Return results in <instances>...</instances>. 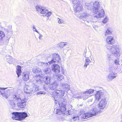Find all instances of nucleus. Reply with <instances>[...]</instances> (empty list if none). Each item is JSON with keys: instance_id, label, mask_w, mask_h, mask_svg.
Returning <instances> with one entry per match:
<instances>
[{"instance_id": "24", "label": "nucleus", "mask_w": 122, "mask_h": 122, "mask_svg": "<svg viewBox=\"0 0 122 122\" xmlns=\"http://www.w3.org/2000/svg\"><path fill=\"white\" fill-rule=\"evenodd\" d=\"M106 41L107 43L109 44H113L115 42L113 37L111 36H108L106 38Z\"/></svg>"}, {"instance_id": "31", "label": "nucleus", "mask_w": 122, "mask_h": 122, "mask_svg": "<svg viewBox=\"0 0 122 122\" xmlns=\"http://www.w3.org/2000/svg\"><path fill=\"white\" fill-rule=\"evenodd\" d=\"M112 31L109 28L107 29L106 30L105 33V35L106 36L108 35H110L112 34Z\"/></svg>"}, {"instance_id": "15", "label": "nucleus", "mask_w": 122, "mask_h": 122, "mask_svg": "<svg viewBox=\"0 0 122 122\" xmlns=\"http://www.w3.org/2000/svg\"><path fill=\"white\" fill-rule=\"evenodd\" d=\"M107 102L105 98L102 99L100 102L98 107L100 109L103 110L107 105Z\"/></svg>"}, {"instance_id": "48", "label": "nucleus", "mask_w": 122, "mask_h": 122, "mask_svg": "<svg viewBox=\"0 0 122 122\" xmlns=\"http://www.w3.org/2000/svg\"><path fill=\"white\" fill-rule=\"evenodd\" d=\"M7 88H7H1L0 87V90H5V89H6Z\"/></svg>"}, {"instance_id": "23", "label": "nucleus", "mask_w": 122, "mask_h": 122, "mask_svg": "<svg viewBox=\"0 0 122 122\" xmlns=\"http://www.w3.org/2000/svg\"><path fill=\"white\" fill-rule=\"evenodd\" d=\"M43 78L42 76L40 75L36 76V79L35 80V82H36V84L39 85L41 84L42 83Z\"/></svg>"}, {"instance_id": "20", "label": "nucleus", "mask_w": 122, "mask_h": 122, "mask_svg": "<svg viewBox=\"0 0 122 122\" xmlns=\"http://www.w3.org/2000/svg\"><path fill=\"white\" fill-rule=\"evenodd\" d=\"M52 69L56 73L58 74L60 72V67L57 64H53L52 66Z\"/></svg>"}, {"instance_id": "54", "label": "nucleus", "mask_w": 122, "mask_h": 122, "mask_svg": "<svg viewBox=\"0 0 122 122\" xmlns=\"http://www.w3.org/2000/svg\"><path fill=\"white\" fill-rule=\"evenodd\" d=\"M121 122H122V114H121Z\"/></svg>"}, {"instance_id": "2", "label": "nucleus", "mask_w": 122, "mask_h": 122, "mask_svg": "<svg viewBox=\"0 0 122 122\" xmlns=\"http://www.w3.org/2000/svg\"><path fill=\"white\" fill-rule=\"evenodd\" d=\"M94 104L90 105V107H92V108L91 109L92 110L90 112L85 113L83 111H81L79 113L78 115H79V116H74L71 120H73L74 121H77L79 119V118L81 119H87L97 114L100 111L97 110L96 107H94Z\"/></svg>"}, {"instance_id": "3", "label": "nucleus", "mask_w": 122, "mask_h": 122, "mask_svg": "<svg viewBox=\"0 0 122 122\" xmlns=\"http://www.w3.org/2000/svg\"><path fill=\"white\" fill-rule=\"evenodd\" d=\"M106 47L111 52L112 55L116 57H117V59L115 60L114 61V63H113L115 66H119L120 64L119 63V59L118 57H119L121 54L120 51V48L119 46L117 45H114L111 46H106Z\"/></svg>"}, {"instance_id": "55", "label": "nucleus", "mask_w": 122, "mask_h": 122, "mask_svg": "<svg viewBox=\"0 0 122 122\" xmlns=\"http://www.w3.org/2000/svg\"><path fill=\"white\" fill-rule=\"evenodd\" d=\"M80 106H82V105H80Z\"/></svg>"}, {"instance_id": "40", "label": "nucleus", "mask_w": 122, "mask_h": 122, "mask_svg": "<svg viewBox=\"0 0 122 122\" xmlns=\"http://www.w3.org/2000/svg\"><path fill=\"white\" fill-rule=\"evenodd\" d=\"M11 56L9 55H7L6 56L5 58L7 59L6 61H7L9 62Z\"/></svg>"}, {"instance_id": "22", "label": "nucleus", "mask_w": 122, "mask_h": 122, "mask_svg": "<svg viewBox=\"0 0 122 122\" xmlns=\"http://www.w3.org/2000/svg\"><path fill=\"white\" fill-rule=\"evenodd\" d=\"M94 91V90L93 89L87 90L86 91L84 92H83V95L84 96H85V98H87L88 97H89V95L88 94L92 93Z\"/></svg>"}, {"instance_id": "4", "label": "nucleus", "mask_w": 122, "mask_h": 122, "mask_svg": "<svg viewBox=\"0 0 122 122\" xmlns=\"http://www.w3.org/2000/svg\"><path fill=\"white\" fill-rule=\"evenodd\" d=\"M34 81L30 82V86L27 85L25 87V92L27 94L30 93L32 92H34L39 91V86L35 85Z\"/></svg>"}, {"instance_id": "11", "label": "nucleus", "mask_w": 122, "mask_h": 122, "mask_svg": "<svg viewBox=\"0 0 122 122\" xmlns=\"http://www.w3.org/2000/svg\"><path fill=\"white\" fill-rule=\"evenodd\" d=\"M18 95L15 94L12 95L11 96V100L8 101V103L11 107H15V103L17 102Z\"/></svg>"}, {"instance_id": "53", "label": "nucleus", "mask_w": 122, "mask_h": 122, "mask_svg": "<svg viewBox=\"0 0 122 122\" xmlns=\"http://www.w3.org/2000/svg\"><path fill=\"white\" fill-rule=\"evenodd\" d=\"M5 30H6V32L7 33H9V30H7V29H6V30H5Z\"/></svg>"}, {"instance_id": "7", "label": "nucleus", "mask_w": 122, "mask_h": 122, "mask_svg": "<svg viewBox=\"0 0 122 122\" xmlns=\"http://www.w3.org/2000/svg\"><path fill=\"white\" fill-rule=\"evenodd\" d=\"M81 18L84 20L85 24L89 26L93 22L92 20V16L87 13L84 12L81 15Z\"/></svg>"}, {"instance_id": "19", "label": "nucleus", "mask_w": 122, "mask_h": 122, "mask_svg": "<svg viewBox=\"0 0 122 122\" xmlns=\"http://www.w3.org/2000/svg\"><path fill=\"white\" fill-rule=\"evenodd\" d=\"M117 74L116 73L112 72L110 73L107 76L108 81H111L113 79L116 78Z\"/></svg>"}, {"instance_id": "30", "label": "nucleus", "mask_w": 122, "mask_h": 122, "mask_svg": "<svg viewBox=\"0 0 122 122\" xmlns=\"http://www.w3.org/2000/svg\"><path fill=\"white\" fill-rule=\"evenodd\" d=\"M23 79L25 81H26L29 79V76L28 73H24L23 75Z\"/></svg>"}, {"instance_id": "36", "label": "nucleus", "mask_w": 122, "mask_h": 122, "mask_svg": "<svg viewBox=\"0 0 122 122\" xmlns=\"http://www.w3.org/2000/svg\"><path fill=\"white\" fill-rule=\"evenodd\" d=\"M73 4H76V3H80L81 0H72Z\"/></svg>"}, {"instance_id": "47", "label": "nucleus", "mask_w": 122, "mask_h": 122, "mask_svg": "<svg viewBox=\"0 0 122 122\" xmlns=\"http://www.w3.org/2000/svg\"><path fill=\"white\" fill-rule=\"evenodd\" d=\"M43 64V62H40L38 63V65L39 66H42V64Z\"/></svg>"}, {"instance_id": "8", "label": "nucleus", "mask_w": 122, "mask_h": 122, "mask_svg": "<svg viewBox=\"0 0 122 122\" xmlns=\"http://www.w3.org/2000/svg\"><path fill=\"white\" fill-rule=\"evenodd\" d=\"M64 91L62 90H56L53 92L52 96L54 98L56 104L58 103L59 99V97H61L64 96Z\"/></svg>"}, {"instance_id": "29", "label": "nucleus", "mask_w": 122, "mask_h": 122, "mask_svg": "<svg viewBox=\"0 0 122 122\" xmlns=\"http://www.w3.org/2000/svg\"><path fill=\"white\" fill-rule=\"evenodd\" d=\"M41 71V69L37 67H34L32 70V71L33 73L36 74H39Z\"/></svg>"}, {"instance_id": "18", "label": "nucleus", "mask_w": 122, "mask_h": 122, "mask_svg": "<svg viewBox=\"0 0 122 122\" xmlns=\"http://www.w3.org/2000/svg\"><path fill=\"white\" fill-rule=\"evenodd\" d=\"M73 5L74 10L76 12H79L82 9V5L80 3H76L74 4Z\"/></svg>"}, {"instance_id": "25", "label": "nucleus", "mask_w": 122, "mask_h": 122, "mask_svg": "<svg viewBox=\"0 0 122 122\" xmlns=\"http://www.w3.org/2000/svg\"><path fill=\"white\" fill-rule=\"evenodd\" d=\"M51 76L48 75L47 76H45L43 78V80L44 83L48 85L51 82Z\"/></svg>"}, {"instance_id": "41", "label": "nucleus", "mask_w": 122, "mask_h": 122, "mask_svg": "<svg viewBox=\"0 0 122 122\" xmlns=\"http://www.w3.org/2000/svg\"><path fill=\"white\" fill-rule=\"evenodd\" d=\"M33 31L36 32L38 33H39V32L37 30L35 26L34 25H33Z\"/></svg>"}, {"instance_id": "14", "label": "nucleus", "mask_w": 122, "mask_h": 122, "mask_svg": "<svg viewBox=\"0 0 122 122\" xmlns=\"http://www.w3.org/2000/svg\"><path fill=\"white\" fill-rule=\"evenodd\" d=\"M55 79L56 80L55 81H57L58 82H60V85L61 83H64L66 82L65 80V78H64V76L62 75L61 74L56 75L54 77Z\"/></svg>"}, {"instance_id": "51", "label": "nucleus", "mask_w": 122, "mask_h": 122, "mask_svg": "<svg viewBox=\"0 0 122 122\" xmlns=\"http://www.w3.org/2000/svg\"><path fill=\"white\" fill-rule=\"evenodd\" d=\"M109 60H111V59L112 60V56H111L110 55H109Z\"/></svg>"}, {"instance_id": "45", "label": "nucleus", "mask_w": 122, "mask_h": 122, "mask_svg": "<svg viewBox=\"0 0 122 122\" xmlns=\"http://www.w3.org/2000/svg\"><path fill=\"white\" fill-rule=\"evenodd\" d=\"M107 19L106 18H105L104 19V20L102 21V22L104 23H105L107 22Z\"/></svg>"}, {"instance_id": "27", "label": "nucleus", "mask_w": 122, "mask_h": 122, "mask_svg": "<svg viewBox=\"0 0 122 122\" xmlns=\"http://www.w3.org/2000/svg\"><path fill=\"white\" fill-rule=\"evenodd\" d=\"M117 67V66H115L114 64H112L109 66L108 70L110 73L114 72L115 69H116Z\"/></svg>"}, {"instance_id": "32", "label": "nucleus", "mask_w": 122, "mask_h": 122, "mask_svg": "<svg viewBox=\"0 0 122 122\" xmlns=\"http://www.w3.org/2000/svg\"><path fill=\"white\" fill-rule=\"evenodd\" d=\"M73 97L75 98H81L82 97V96H81V93H79L73 95Z\"/></svg>"}, {"instance_id": "28", "label": "nucleus", "mask_w": 122, "mask_h": 122, "mask_svg": "<svg viewBox=\"0 0 122 122\" xmlns=\"http://www.w3.org/2000/svg\"><path fill=\"white\" fill-rule=\"evenodd\" d=\"M16 74L17 75V77H19L21 72V67L19 65H18L16 68Z\"/></svg>"}, {"instance_id": "16", "label": "nucleus", "mask_w": 122, "mask_h": 122, "mask_svg": "<svg viewBox=\"0 0 122 122\" xmlns=\"http://www.w3.org/2000/svg\"><path fill=\"white\" fill-rule=\"evenodd\" d=\"M60 82H58L57 81H55L52 84H50L49 86V88L51 90H55L57 88L59 85L60 86Z\"/></svg>"}, {"instance_id": "17", "label": "nucleus", "mask_w": 122, "mask_h": 122, "mask_svg": "<svg viewBox=\"0 0 122 122\" xmlns=\"http://www.w3.org/2000/svg\"><path fill=\"white\" fill-rule=\"evenodd\" d=\"M65 97H64V98ZM59 100H58V104L60 107H65L66 108V104L67 100L64 97L61 98L60 99V101L59 102Z\"/></svg>"}, {"instance_id": "42", "label": "nucleus", "mask_w": 122, "mask_h": 122, "mask_svg": "<svg viewBox=\"0 0 122 122\" xmlns=\"http://www.w3.org/2000/svg\"><path fill=\"white\" fill-rule=\"evenodd\" d=\"M10 60H9V62H8L10 63H12L13 62V59L11 56L10 57Z\"/></svg>"}, {"instance_id": "33", "label": "nucleus", "mask_w": 122, "mask_h": 122, "mask_svg": "<svg viewBox=\"0 0 122 122\" xmlns=\"http://www.w3.org/2000/svg\"><path fill=\"white\" fill-rule=\"evenodd\" d=\"M66 43V42H62L59 44V46L61 48H63L67 45Z\"/></svg>"}, {"instance_id": "35", "label": "nucleus", "mask_w": 122, "mask_h": 122, "mask_svg": "<svg viewBox=\"0 0 122 122\" xmlns=\"http://www.w3.org/2000/svg\"><path fill=\"white\" fill-rule=\"evenodd\" d=\"M65 113L64 114V115H65L66 114V115H71V110H69L67 111V112H65Z\"/></svg>"}, {"instance_id": "49", "label": "nucleus", "mask_w": 122, "mask_h": 122, "mask_svg": "<svg viewBox=\"0 0 122 122\" xmlns=\"http://www.w3.org/2000/svg\"><path fill=\"white\" fill-rule=\"evenodd\" d=\"M38 34H39L40 35L39 36V38L40 39H41V37H42V36L41 34L39 33Z\"/></svg>"}, {"instance_id": "26", "label": "nucleus", "mask_w": 122, "mask_h": 122, "mask_svg": "<svg viewBox=\"0 0 122 122\" xmlns=\"http://www.w3.org/2000/svg\"><path fill=\"white\" fill-rule=\"evenodd\" d=\"M43 71L44 74L49 76L51 73V69L49 67L45 68L44 70H43Z\"/></svg>"}, {"instance_id": "56", "label": "nucleus", "mask_w": 122, "mask_h": 122, "mask_svg": "<svg viewBox=\"0 0 122 122\" xmlns=\"http://www.w3.org/2000/svg\"><path fill=\"white\" fill-rule=\"evenodd\" d=\"M94 26H95V25L94 26H93V28H94Z\"/></svg>"}, {"instance_id": "21", "label": "nucleus", "mask_w": 122, "mask_h": 122, "mask_svg": "<svg viewBox=\"0 0 122 122\" xmlns=\"http://www.w3.org/2000/svg\"><path fill=\"white\" fill-rule=\"evenodd\" d=\"M65 82L61 83L60 86H61L64 90L67 93L69 90H70V86L69 85Z\"/></svg>"}, {"instance_id": "38", "label": "nucleus", "mask_w": 122, "mask_h": 122, "mask_svg": "<svg viewBox=\"0 0 122 122\" xmlns=\"http://www.w3.org/2000/svg\"><path fill=\"white\" fill-rule=\"evenodd\" d=\"M91 62V61L88 57H86L85 58V62L89 64Z\"/></svg>"}, {"instance_id": "52", "label": "nucleus", "mask_w": 122, "mask_h": 122, "mask_svg": "<svg viewBox=\"0 0 122 122\" xmlns=\"http://www.w3.org/2000/svg\"><path fill=\"white\" fill-rule=\"evenodd\" d=\"M46 85H44V88L45 89H47V87H46Z\"/></svg>"}, {"instance_id": "9", "label": "nucleus", "mask_w": 122, "mask_h": 122, "mask_svg": "<svg viewBox=\"0 0 122 122\" xmlns=\"http://www.w3.org/2000/svg\"><path fill=\"white\" fill-rule=\"evenodd\" d=\"M16 105L19 108H25L26 106V101L25 98L21 99L19 95H18Z\"/></svg>"}, {"instance_id": "43", "label": "nucleus", "mask_w": 122, "mask_h": 122, "mask_svg": "<svg viewBox=\"0 0 122 122\" xmlns=\"http://www.w3.org/2000/svg\"><path fill=\"white\" fill-rule=\"evenodd\" d=\"M2 96L6 99H7L8 97V96L7 95H6L5 93V92L3 93L2 95Z\"/></svg>"}, {"instance_id": "1", "label": "nucleus", "mask_w": 122, "mask_h": 122, "mask_svg": "<svg viewBox=\"0 0 122 122\" xmlns=\"http://www.w3.org/2000/svg\"><path fill=\"white\" fill-rule=\"evenodd\" d=\"M85 4L88 10H93V12L95 13L93 15L94 17L99 18L104 16V11L102 8H100V4L98 2L95 1L94 3L91 2L90 3H86Z\"/></svg>"}, {"instance_id": "44", "label": "nucleus", "mask_w": 122, "mask_h": 122, "mask_svg": "<svg viewBox=\"0 0 122 122\" xmlns=\"http://www.w3.org/2000/svg\"><path fill=\"white\" fill-rule=\"evenodd\" d=\"M46 94V93L45 92H44L43 91H41L37 93V95H39L40 94Z\"/></svg>"}, {"instance_id": "50", "label": "nucleus", "mask_w": 122, "mask_h": 122, "mask_svg": "<svg viewBox=\"0 0 122 122\" xmlns=\"http://www.w3.org/2000/svg\"><path fill=\"white\" fill-rule=\"evenodd\" d=\"M0 90H0V94L1 95H2V94H3L4 92L3 91H1Z\"/></svg>"}, {"instance_id": "39", "label": "nucleus", "mask_w": 122, "mask_h": 122, "mask_svg": "<svg viewBox=\"0 0 122 122\" xmlns=\"http://www.w3.org/2000/svg\"><path fill=\"white\" fill-rule=\"evenodd\" d=\"M57 20L58 21V22L59 23L62 24L64 22V21L60 19L59 18H58Z\"/></svg>"}, {"instance_id": "12", "label": "nucleus", "mask_w": 122, "mask_h": 122, "mask_svg": "<svg viewBox=\"0 0 122 122\" xmlns=\"http://www.w3.org/2000/svg\"><path fill=\"white\" fill-rule=\"evenodd\" d=\"M97 88H99L101 89L99 91H97L95 95V100L98 101L100 99L103 97L104 92L102 90L103 88L102 87H97Z\"/></svg>"}, {"instance_id": "10", "label": "nucleus", "mask_w": 122, "mask_h": 122, "mask_svg": "<svg viewBox=\"0 0 122 122\" xmlns=\"http://www.w3.org/2000/svg\"><path fill=\"white\" fill-rule=\"evenodd\" d=\"M36 9L40 13L46 14L45 16L47 17L50 16L51 14V12H48V10L44 7H40L37 6L36 7Z\"/></svg>"}, {"instance_id": "58", "label": "nucleus", "mask_w": 122, "mask_h": 122, "mask_svg": "<svg viewBox=\"0 0 122 122\" xmlns=\"http://www.w3.org/2000/svg\"><path fill=\"white\" fill-rule=\"evenodd\" d=\"M92 100H91V102H92Z\"/></svg>"}, {"instance_id": "34", "label": "nucleus", "mask_w": 122, "mask_h": 122, "mask_svg": "<svg viewBox=\"0 0 122 122\" xmlns=\"http://www.w3.org/2000/svg\"><path fill=\"white\" fill-rule=\"evenodd\" d=\"M5 36L4 32L2 31H0V39H2Z\"/></svg>"}, {"instance_id": "46", "label": "nucleus", "mask_w": 122, "mask_h": 122, "mask_svg": "<svg viewBox=\"0 0 122 122\" xmlns=\"http://www.w3.org/2000/svg\"><path fill=\"white\" fill-rule=\"evenodd\" d=\"M89 64H88V63L85 62V64L84 66V68L86 69L87 67V66L88 65H89Z\"/></svg>"}, {"instance_id": "37", "label": "nucleus", "mask_w": 122, "mask_h": 122, "mask_svg": "<svg viewBox=\"0 0 122 122\" xmlns=\"http://www.w3.org/2000/svg\"><path fill=\"white\" fill-rule=\"evenodd\" d=\"M43 64H42V67L44 68V69L46 67H48V65L47 63H43Z\"/></svg>"}, {"instance_id": "5", "label": "nucleus", "mask_w": 122, "mask_h": 122, "mask_svg": "<svg viewBox=\"0 0 122 122\" xmlns=\"http://www.w3.org/2000/svg\"><path fill=\"white\" fill-rule=\"evenodd\" d=\"M12 118L13 120L22 121L28 116L26 112H14L12 113Z\"/></svg>"}, {"instance_id": "13", "label": "nucleus", "mask_w": 122, "mask_h": 122, "mask_svg": "<svg viewBox=\"0 0 122 122\" xmlns=\"http://www.w3.org/2000/svg\"><path fill=\"white\" fill-rule=\"evenodd\" d=\"M59 108H55L54 113L58 115H64L66 110V108L64 107H60Z\"/></svg>"}, {"instance_id": "6", "label": "nucleus", "mask_w": 122, "mask_h": 122, "mask_svg": "<svg viewBox=\"0 0 122 122\" xmlns=\"http://www.w3.org/2000/svg\"><path fill=\"white\" fill-rule=\"evenodd\" d=\"M61 59L59 55L57 53L51 54L47 56V60L49 64L55 63L56 61L59 62Z\"/></svg>"}, {"instance_id": "57", "label": "nucleus", "mask_w": 122, "mask_h": 122, "mask_svg": "<svg viewBox=\"0 0 122 122\" xmlns=\"http://www.w3.org/2000/svg\"><path fill=\"white\" fill-rule=\"evenodd\" d=\"M84 57H85V56H84Z\"/></svg>"}]
</instances>
